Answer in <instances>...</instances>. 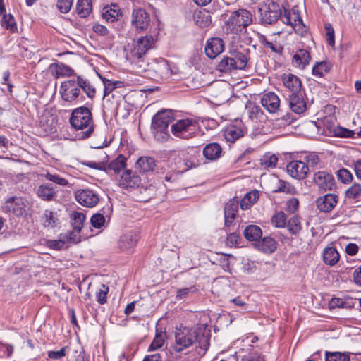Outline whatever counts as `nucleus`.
<instances>
[{
    "label": "nucleus",
    "mask_w": 361,
    "mask_h": 361,
    "mask_svg": "<svg viewBox=\"0 0 361 361\" xmlns=\"http://www.w3.org/2000/svg\"><path fill=\"white\" fill-rule=\"evenodd\" d=\"M202 330L197 327H176L174 333V342L171 348L175 353H181L193 346L190 352V361H199L205 355L209 346L210 336L209 333H201Z\"/></svg>",
    "instance_id": "nucleus-1"
},
{
    "label": "nucleus",
    "mask_w": 361,
    "mask_h": 361,
    "mask_svg": "<svg viewBox=\"0 0 361 361\" xmlns=\"http://www.w3.org/2000/svg\"><path fill=\"white\" fill-rule=\"evenodd\" d=\"M70 123L75 130H85L79 139L89 137L94 131L92 113L87 107L80 106L75 109L70 118Z\"/></svg>",
    "instance_id": "nucleus-2"
},
{
    "label": "nucleus",
    "mask_w": 361,
    "mask_h": 361,
    "mask_svg": "<svg viewBox=\"0 0 361 361\" xmlns=\"http://www.w3.org/2000/svg\"><path fill=\"white\" fill-rule=\"evenodd\" d=\"M283 6L272 0H267L257 5V13L259 18L263 24H271L278 20L281 13Z\"/></svg>",
    "instance_id": "nucleus-3"
},
{
    "label": "nucleus",
    "mask_w": 361,
    "mask_h": 361,
    "mask_svg": "<svg viewBox=\"0 0 361 361\" xmlns=\"http://www.w3.org/2000/svg\"><path fill=\"white\" fill-rule=\"evenodd\" d=\"M252 23V13L247 9L240 8L231 13L226 24L228 30L238 34Z\"/></svg>",
    "instance_id": "nucleus-4"
},
{
    "label": "nucleus",
    "mask_w": 361,
    "mask_h": 361,
    "mask_svg": "<svg viewBox=\"0 0 361 361\" xmlns=\"http://www.w3.org/2000/svg\"><path fill=\"white\" fill-rule=\"evenodd\" d=\"M172 121V114L170 111H160L152 118V128L153 133L158 140H165L169 135L167 128Z\"/></svg>",
    "instance_id": "nucleus-5"
},
{
    "label": "nucleus",
    "mask_w": 361,
    "mask_h": 361,
    "mask_svg": "<svg viewBox=\"0 0 361 361\" xmlns=\"http://www.w3.org/2000/svg\"><path fill=\"white\" fill-rule=\"evenodd\" d=\"M78 75L76 79H71L62 82L60 93L63 100L73 103L82 102L83 95L80 90Z\"/></svg>",
    "instance_id": "nucleus-6"
},
{
    "label": "nucleus",
    "mask_w": 361,
    "mask_h": 361,
    "mask_svg": "<svg viewBox=\"0 0 361 361\" xmlns=\"http://www.w3.org/2000/svg\"><path fill=\"white\" fill-rule=\"evenodd\" d=\"M199 128L198 123L193 119H181L171 126V132L177 137L189 139L195 136Z\"/></svg>",
    "instance_id": "nucleus-7"
},
{
    "label": "nucleus",
    "mask_w": 361,
    "mask_h": 361,
    "mask_svg": "<svg viewBox=\"0 0 361 361\" xmlns=\"http://www.w3.org/2000/svg\"><path fill=\"white\" fill-rule=\"evenodd\" d=\"M151 18L149 14L143 8L133 9L130 23L132 28L137 33L146 31L149 27Z\"/></svg>",
    "instance_id": "nucleus-8"
},
{
    "label": "nucleus",
    "mask_w": 361,
    "mask_h": 361,
    "mask_svg": "<svg viewBox=\"0 0 361 361\" xmlns=\"http://www.w3.org/2000/svg\"><path fill=\"white\" fill-rule=\"evenodd\" d=\"M154 38L151 35L142 36L135 42L134 47L131 51L133 60L142 58L146 53L153 47Z\"/></svg>",
    "instance_id": "nucleus-9"
},
{
    "label": "nucleus",
    "mask_w": 361,
    "mask_h": 361,
    "mask_svg": "<svg viewBox=\"0 0 361 361\" xmlns=\"http://www.w3.org/2000/svg\"><path fill=\"white\" fill-rule=\"evenodd\" d=\"M75 197L77 202L86 207H93L96 206L99 201V195L89 189L78 190L75 192Z\"/></svg>",
    "instance_id": "nucleus-10"
},
{
    "label": "nucleus",
    "mask_w": 361,
    "mask_h": 361,
    "mask_svg": "<svg viewBox=\"0 0 361 361\" xmlns=\"http://www.w3.org/2000/svg\"><path fill=\"white\" fill-rule=\"evenodd\" d=\"M313 182L321 191L332 190L336 185L332 174L326 171H317L314 174Z\"/></svg>",
    "instance_id": "nucleus-11"
},
{
    "label": "nucleus",
    "mask_w": 361,
    "mask_h": 361,
    "mask_svg": "<svg viewBox=\"0 0 361 361\" xmlns=\"http://www.w3.org/2000/svg\"><path fill=\"white\" fill-rule=\"evenodd\" d=\"M286 171L293 178L304 180L309 173L310 169L302 160H293L287 164Z\"/></svg>",
    "instance_id": "nucleus-12"
},
{
    "label": "nucleus",
    "mask_w": 361,
    "mask_h": 361,
    "mask_svg": "<svg viewBox=\"0 0 361 361\" xmlns=\"http://www.w3.org/2000/svg\"><path fill=\"white\" fill-rule=\"evenodd\" d=\"M25 204L20 197L13 196L8 198L1 207L5 213L12 212L16 216H21L25 212Z\"/></svg>",
    "instance_id": "nucleus-13"
},
{
    "label": "nucleus",
    "mask_w": 361,
    "mask_h": 361,
    "mask_svg": "<svg viewBox=\"0 0 361 361\" xmlns=\"http://www.w3.org/2000/svg\"><path fill=\"white\" fill-rule=\"evenodd\" d=\"M141 183L139 176L130 170H125L122 172L118 179V185L125 189L137 188Z\"/></svg>",
    "instance_id": "nucleus-14"
},
{
    "label": "nucleus",
    "mask_w": 361,
    "mask_h": 361,
    "mask_svg": "<svg viewBox=\"0 0 361 361\" xmlns=\"http://www.w3.org/2000/svg\"><path fill=\"white\" fill-rule=\"evenodd\" d=\"M224 42L220 37H212L207 39L204 51L210 59H214L224 50Z\"/></svg>",
    "instance_id": "nucleus-15"
},
{
    "label": "nucleus",
    "mask_w": 361,
    "mask_h": 361,
    "mask_svg": "<svg viewBox=\"0 0 361 361\" xmlns=\"http://www.w3.org/2000/svg\"><path fill=\"white\" fill-rule=\"evenodd\" d=\"M288 102L290 109L295 114H302L307 109L305 92L303 91L290 94L288 95Z\"/></svg>",
    "instance_id": "nucleus-16"
},
{
    "label": "nucleus",
    "mask_w": 361,
    "mask_h": 361,
    "mask_svg": "<svg viewBox=\"0 0 361 361\" xmlns=\"http://www.w3.org/2000/svg\"><path fill=\"white\" fill-rule=\"evenodd\" d=\"M157 79H168L175 72L171 68L168 61L164 59H159L152 66Z\"/></svg>",
    "instance_id": "nucleus-17"
},
{
    "label": "nucleus",
    "mask_w": 361,
    "mask_h": 361,
    "mask_svg": "<svg viewBox=\"0 0 361 361\" xmlns=\"http://www.w3.org/2000/svg\"><path fill=\"white\" fill-rule=\"evenodd\" d=\"M338 201V196L336 194L329 193L317 200V205L319 211L330 212L336 206Z\"/></svg>",
    "instance_id": "nucleus-18"
},
{
    "label": "nucleus",
    "mask_w": 361,
    "mask_h": 361,
    "mask_svg": "<svg viewBox=\"0 0 361 361\" xmlns=\"http://www.w3.org/2000/svg\"><path fill=\"white\" fill-rule=\"evenodd\" d=\"M71 218L73 231L70 233L69 239L76 243L79 241V233L83 227L85 215L81 212H75L71 214Z\"/></svg>",
    "instance_id": "nucleus-19"
},
{
    "label": "nucleus",
    "mask_w": 361,
    "mask_h": 361,
    "mask_svg": "<svg viewBox=\"0 0 361 361\" xmlns=\"http://www.w3.org/2000/svg\"><path fill=\"white\" fill-rule=\"evenodd\" d=\"M102 17L106 23H114L119 20L122 16V12L119 6L116 4H111L103 8Z\"/></svg>",
    "instance_id": "nucleus-20"
},
{
    "label": "nucleus",
    "mask_w": 361,
    "mask_h": 361,
    "mask_svg": "<svg viewBox=\"0 0 361 361\" xmlns=\"http://www.w3.org/2000/svg\"><path fill=\"white\" fill-rule=\"evenodd\" d=\"M261 104L269 112L276 113L280 107V99L274 92H269L263 95Z\"/></svg>",
    "instance_id": "nucleus-21"
},
{
    "label": "nucleus",
    "mask_w": 361,
    "mask_h": 361,
    "mask_svg": "<svg viewBox=\"0 0 361 361\" xmlns=\"http://www.w3.org/2000/svg\"><path fill=\"white\" fill-rule=\"evenodd\" d=\"M282 81L284 86L289 90L290 94L302 92V82L298 76L291 73H284L282 75Z\"/></svg>",
    "instance_id": "nucleus-22"
},
{
    "label": "nucleus",
    "mask_w": 361,
    "mask_h": 361,
    "mask_svg": "<svg viewBox=\"0 0 361 361\" xmlns=\"http://www.w3.org/2000/svg\"><path fill=\"white\" fill-rule=\"evenodd\" d=\"M249 54L250 50L248 49H244L242 51L235 50L231 52L234 67L236 70H243L246 68L249 60Z\"/></svg>",
    "instance_id": "nucleus-23"
},
{
    "label": "nucleus",
    "mask_w": 361,
    "mask_h": 361,
    "mask_svg": "<svg viewBox=\"0 0 361 361\" xmlns=\"http://www.w3.org/2000/svg\"><path fill=\"white\" fill-rule=\"evenodd\" d=\"M283 15L281 13V16L279 17L283 23L286 25H290L295 32L299 31V27L300 26H304L302 20L299 17L298 13L295 12L291 13L290 11L286 9H283Z\"/></svg>",
    "instance_id": "nucleus-24"
},
{
    "label": "nucleus",
    "mask_w": 361,
    "mask_h": 361,
    "mask_svg": "<svg viewBox=\"0 0 361 361\" xmlns=\"http://www.w3.org/2000/svg\"><path fill=\"white\" fill-rule=\"evenodd\" d=\"M139 236L136 232L130 231L126 234L123 235L118 241V246L120 249L123 250H132L136 246L138 241Z\"/></svg>",
    "instance_id": "nucleus-25"
},
{
    "label": "nucleus",
    "mask_w": 361,
    "mask_h": 361,
    "mask_svg": "<svg viewBox=\"0 0 361 361\" xmlns=\"http://www.w3.org/2000/svg\"><path fill=\"white\" fill-rule=\"evenodd\" d=\"M311 59L309 51L306 49H298L293 56L292 63L293 65L300 69H304L309 65Z\"/></svg>",
    "instance_id": "nucleus-26"
},
{
    "label": "nucleus",
    "mask_w": 361,
    "mask_h": 361,
    "mask_svg": "<svg viewBox=\"0 0 361 361\" xmlns=\"http://www.w3.org/2000/svg\"><path fill=\"white\" fill-rule=\"evenodd\" d=\"M49 69L51 75L56 78L68 77L74 73L71 67L63 63H52L49 66Z\"/></svg>",
    "instance_id": "nucleus-27"
},
{
    "label": "nucleus",
    "mask_w": 361,
    "mask_h": 361,
    "mask_svg": "<svg viewBox=\"0 0 361 361\" xmlns=\"http://www.w3.org/2000/svg\"><path fill=\"white\" fill-rule=\"evenodd\" d=\"M238 209V202L235 200H231L226 204L224 207L225 226H230L234 219Z\"/></svg>",
    "instance_id": "nucleus-28"
},
{
    "label": "nucleus",
    "mask_w": 361,
    "mask_h": 361,
    "mask_svg": "<svg viewBox=\"0 0 361 361\" xmlns=\"http://www.w3.org/2000/svg\"><path fill=\"white\" fill-rule=\"evenodd\" d=\"M244 131L242 124L228 126L224 130L226 140L229 142H235L236 140L243 137Z\"/></svg>",
    "instance_id": "nucleus-29"
},
{
    "label": "nucleus",
    "mask_w": 361,
    "mask_h": 361,
    "mask_svg": "<svg viewBox=\"0 0 361 361\" xmlns=\"http://www.w3.org/2000/svg\"><path fill=\"white\" fill-rule=\"evenodd\" d=\"M222 154V148L221 145L216 142L207 144L203 149L204 157L211 161L218 159Z\"/></svg>",
    "instance_id": "nucleus-30"
},
{
    "label": "nucleus",
    "mask_w": 361,
    "mask_h": 361,
    "mask_svg": "<svg viewBox=\"0 0 361 361\" xmlns=\"http://www.w3.org/2000/svg\"><path fill=\"white\" fill-rule=\"evenodd\" d=\"M56 190L51 184L40 185L37 190V196L45 201H51L56 197Z\"/></svg>",
    "instance_id": "nucleus-31"
},
{
    "label": "nucleus",
    "mask_w": 361,
    "mask_h": 361,
    "mask_svg": "<svg viewBox=\"0 0 361 361\" xmlns=\"http://www.w3.org/2000/svg\"><path fill=\"white\" fill-rule=\"evenodd\" d=\"M255 246L264 252L272 253L276 249V242L271 237H264L255 243Z\"/></svg>",
    "instance_id": "nucleus-32"
},
{
    "label": "nucleus",
    "mask_w": 361,
    "mask_h": 361,
    "mask_svg": "<svg viewBox=\"0 0 361 361\" xmlns=\"http://www.w3.org/2000/svg\"><path fill=\"white\" fill-rule=\"evenodd\" d=\"M340 259V255L334 247H327L323 252V260L329 266L335 265Z\"/></svg>",
    "instance_id": "nucleus-33"
},
{
    "label": "nucleus",
    "mask_w": 361,
    "mask_h": 361,
    "mask_svg": "<svg viewBox=\"0 0 361 361\" xmlns=\"http://www.w3.org/2000/svg\"><path fill=\"white\" fill-rule=\"evenodd\" d=\"M243 234L247 240L257 243L262 238V231L257 225H249L245 228Z\"/></svg>",
    "instance_id": "nucleus-34"
},
{
    "label": "nucleus",
    "mask_w": 361,
    "mask_h": 361,
    "mask_svg": "<svg viewBox=\"0 0 361 361\" xmlns=\"http://www.w3.org/2000/svg\"><path fill=\"white\" fill-rule=\"evenodd\" d=\"M155 166V160L151 157H141L136 162V168L142 172L153 171Z\"/></svg>",
    "instance_id": "nucleus-35"
},
{
    "label": "nucleus",
    "mask_w": 361,
    "mask_h": 361,
    "mask_svg": "<svg viewBox=\"0 0 361 361\" xmlns=\"http://www.w3.org/2000/svg\"><path fill=\"white\" fill-rule=\"evenodd\" d=\"M92 9V0H78L75 11L81 18H85Z\"/></svg>",
    "instance_id": "nucleus-36"
},
{
    "label": "nucleus",
    "mask_w": 361,
    "mask_h": 361,
    "mask_svg": "<svg viewBox=\"0 0 361 361\" xmlns=\"http://www.w3.org/2000/svg\"><path fill=\"white\" fill-rule=\"evenodd\" d=\"M277 162V156L269 152L264 154L259 159L261 168L263 169H274L276 167Z\"/></svg>",
    "instance_id": "nucleus-37"
},
{
    "label": "nucleus",
    "mask_w": 361,
    "mask_h": 361,
    "mask_svg": "<svg viewBox=\"0 0 361 361\" xmlns=\"http://www.w3.org/2000/svg\"><path fill=\"white\" fill-rule=\"evenodd\" d=\"M259 197V193L257 190H252L247 193L240 201V207L243 210L247 209L255 202H256Z\"/></svg>",
    "instance_id": "nucleus-38"
},
{
    "label": "nucleus",
    "mask_w": 361,
    "mask_h": 361,
    "mask_svg": "<svg viewBox=\"0 0 361 361\" xmlns=\"http://www.w3.org/2000/svg\"><path fill=\"white\" fill-rule=\"evenodd\" d=\"M286 227L289 233L292 235L298 234L302 230L301 219L298 215L290 217L286 222Z\"/></svg>",
    "instance_id": "nucleus-39"
},
{
    "label": "nucleus",
    "mask_w": 361,
    "mask_h": 361,
    "mask_svg": "<svg viewBox=\"0 0 361 361\" xmlns=\"http://www.w3.org/2000/svg\"><path fill=\"white\" fill-rule=\"evenodd\" d=\"M126 166V158L123 155L120 154L116 159L109 163L108 169L113 171L115 173L119 174L124 171Z\"/></svg>",
    "instance_id": "nucleus-40"
},
{
    "label": "nucleus",
    "mask_w": 361,
    "mask_h": 361,
    "mask_svg": "<svg viewBox=\"0 0 361 361\" xmlns=\"http://www.w3.org/2000/svg\"><path fill=\"white\" fill-rule=\"evenodd\" d=\"M79 79V85L80 91L82 90L86 95L90 98L93 99L95 97L96 90L95 88L91 85L90 82L85 79L80 75H78Z\"/></svg>",
    "instance_id": "nucleus-41"
},
{
    "label": "nucleus",
    "mask_w": 361,
    "mask_h": 361,
    "mask_svg": "<svg viewBox=\"0 0 361 361\" xmlns=\"http://www.w3.org/2000/svg\"><path fill=\"white\" fill-rule=\"evenodd\" d=\"M233 58L230 56H224L221 60L217 64V70L220 72H231L232 71L236 70L234 67Z\"/></svg>",
    "instance_id": "nucleus-42"
},
{
    "label": "nucleus",
    "mask_w": 361,
    "mask_h": 361,
    "mask_svg": "<svg viewBox=\"0 0 361 361\" xmlns=\"http://www.w3.org/2000/svg\"><path fill=\"white\" fill-rule=\"evenodd\" d=\"M1 26L9 30L11 33H15L18 31L16 20L11 14L3 15L1 19Z\"/></svg>",
    "instance_id": "nucleus-43"
},
{
    "label": "nucleus",
    "mask_w": 361,
    "mask_h": 361,
    "mask_svg": "<svg viewBox=\"0 0 361 361\" xmlns=\"http://www.w3.org/2000/svg\"><path fill=\"white\" fill-rule=\"evenodd\" d=\"M273 192L294 195L296 193L297 190L295 186L291 183L283 180H279V185L276 188L273 190Z\"/></svg>",
    "instance_id": "nucleus-44"
},
{
    "label": "nucleus",
    "mask_w": 361,
    "mask_h": 361,
    "mask_svg": "<svg viewBox=\"0 0 361 361\" xmlns=\"http://www.w3.org/2000/svg\"><path fill=\"white\" fill-rule=\"evenodd\" d=\"M326 361H350L348 353L329 352L325 353Z\"/></svg>",
    "instance_id": "nucleus-45"
},
{
    "label": "nucleus",
    "mask_w": 361,
    "mask_h": 361,
    "mask_svg": "<svg viewBox=\"0 0 361 361\" xmlns=\"http://www.w3.org/2000/svg\"><path fill=\"white\" fill-rule=\"evenodd\" d=\"M331 68V66L325 61L317 62L312 68L313 75L319 78L327 73Z\"/></svg>",
    "instance_id": "nucleus-46"
},
{
    "label": "nucleus",
    "mask_w": 361,
    "mask_h": 361,
    "mask_svg": "<svg viewBox=\"0 0 361 361\" xmlns=\"http://www.w3.org/2000/svg\"><path fill=\"white\" fill-rule=\"evenodd\" d=\"M42 176L47 180L54 182L61 186H66L68 185V180L57 173H52L50 171H47L45 173L42 174Z\"/></svg>",
    "instance_id": "nucleus-47"
},
{
    "label": "nucleus",
    "mask_w": 361,
    "mask_h": 361,
    "mask_svg": "<svg viewBox=\"0 0 361 361\" xmlns=\"http://www.w3.org/2000/svg\"><path fill=\"white\" fill-rule=\"evenodd\" d=\"M302 161L306 163L307 169L316 167L320 163V158L315 152L305 154Z\"/></svg>",
    "instance_id": "nucleus-48"
},
{
    "label": "nucleus",
    "mask_w": 361,
    "mask_h": 361,
    "mask_svg": "<svg viewBox=\"0 0 361 361\" xmlns=\"http://www.w3.org/2000/svg\"><path fill=\"white\" fill-rule=\"evenodd\" d=\"M361 197V185L359 183L353 184L346 191L345 197L348 199H357Z\"/></svg>",
    "instance_id": "nucleus-49"
},
{
    "label": "nucleus",
    "mask_w": 361,
    "mask_h": 361,
    "mask_svg": "<svg viewBox=\"0 0 361 361\" xmlns=\"http://www.w3.org/2000/svg\"><path fill=\"white\" fill-rule=\"evenodd\" d=\"M165 336V334H163L162 332L157 333L149 347V351H153L161 348L164 344Z\"/></svg>",
    "instance_id": "nucleus-50"
},
{
    "label": "nucleus",
    "mask_w": 361,
    "mask_h": 361,
    "mask_svg": "<svg viewBox=\"0 0 361 361\" xmlns=\"http://www.w3.org/2000/svg\"><path fill=\"white\" fill-rule=\"evenodd\" d=\"M287 217L283 212H276L271 218V223L277 228H283L286 226Z\"/></svg>",
    "instance_id": "nucleus-51"
},
{
    "label": "nucleus",
    "mask_w": 361,
    "mask_h": 361,
    "mask_svg": "<svg viewBox=\"0 0 361 361\" xmlns=\"http://www.w3.org/2000/svg\"><path fill=\"white\" fill-rule=\"evenodd\" d=\"M247 109L249 118L252 120L260 118L263 115V111L259 106L250 104L247 106Z\"/></svg>",
    "instance_id": "nucleus-52"
},
{
    "label": "nucleus",
    "mask_w": 361,
    "mask_h": 361,
    "mask_svg": "<svg viewBox=\"0 0 361 361\" xmlns=\"http://www.w3.org/2000/svg\"><path fill=\"white\" fill-rule=\"evenodd\" d=\"M42 218L43 224L45 227H54L57 220L54 213L49 209L44 211Z\"/></svg>",
    "instance_id": "nucleus-53"
},
{
    "label": "nucleus",
    "mask_w": 361,
    "mask_h": 361,
    "mask_svg": "<svg viewBox=\"0 0 361 361\" xmlns=\"http://www.w3.org/2000/svg\"><path fill=\"white\" fill-rule=\"evenodd\" d=\"M333 132L336 137H353L355 135V132L353 130L341 126L334 128Z\"/></svg>",
    "instance_id": "nucleus-54"
},
{
    "label": "nucleus",
    "mask_w": 361,
    "mask_h": 361,
    "mask_svg": "<svg viewBox=\"0 0 361 361\" xmlns=\"http://www.w3.org/2000/svg\"><path fill=\"white\" fill-rule=\"evenodd\" d=\"M337 177L341 182L345 184L349 183L353 180L352 173L348 169L344 168L339 169L337 171Z\"/></svg>",
    "instance_id": "nucleus-55"
},
{
    "label": "nucleus",
    "mask_w": 361,
    "mask_h": 361,
    "mask_svg": "<svg viewBox=\"0 0 361 361\" xmlns=\"http://www.w3.org/2000/svg\"><path fill=\"white\" fill-rule=\"evenodd\" d=\"M197 288L195 286H192L189 288H180L177 290L176 299L177 300H183L188 297L190 294H192L197 292Z\"/></svg>",
    "instance_id": "nucleus-56"
},
{
    "label": "nucleus",
    "mask_w": 361,
    "mask_h": 361,
    "mask_svg": "<svg viewBox=\"0 0 361 361\" xmlns=\"http://www.w3.org/2000/svg\"><path fill=\"white\" fill-rule=\"evenodd\" d=\"M90 223L94 228H100L104 225L105 217L100 213L94 214L90 219Z\"/></svg>",
    "instance_id": "nucleus-57"
},
{
    "label": "nucleus",
    "mask_w": 361,
    "mask_h": 361,
    "mask_svg": "<svg viewBox=\"0 0 361 361\" xmlns=\"http://www.w3.org/2000/svg\"><path fill=\"white\" fill-rule=\"evenodd\" d=\"M109 292V287L106 285L102 284V288L97 292V300L101 304H105L106 302V296Z\"/></svg>",
    "instance_id": "nucleus-58"
},
{
    "label": "nucleus",
    "mask_w": 361,
    "mask_h": 361,
    "mask_svg": "<svg viewBox=\"0 0 361 361\" xmlns=\"http://www.w3.org/2000/svg\"><path fill=\"white\" fill-rule=\"evenodd\" d=\"M73 0H58L57 8L62 13H68L72 6Z\"/></svg>",
    "instance_id": "nucleus-59"
},
{
    "label": "nucleus",
    "mask_w": 361,
    "mask_h": 361,
    "mask_svg": "<svg viewBox=\"0 0 361 361\" xmlns=\"http://www.w3.org/2000/svg\"><path fill=\"white\" fill-rule=\"evenodd\" d=\"M299 207V200L297 198H291L286 203V210L290 213H295Z\"/></svg>",
    "instance_id": "nucleus-60"
},
{
    "label": "nucleus",
    "mask_w": 361,
    "mask_h": 361,
    "mask_svg": "<svg viewBox=\"0 0 361 361\" xmlns=\"http://www.w3.org/2000/svg\"><path fill=\"white\" fill-rule=\"evenodd\" d=\"M67 353V347H63L59 350H50L47 352V355L50 359L59 360L64 357Z\"/></svg>",
    "instance_id": "nucleus-61"
},
{
    "label": "nucleus",
    "mask_w": 361,
    "mask_h": 361,
    "mask_svg": "<svg viewBox=\"0 0 361 361\" xmlns=\"http://www.w3.org/2000/svg\"><path fill=\"white\" fill-rule=\"evenodd\" d=\"M325 30L326 35V40L330 46H334L335 44L334 41V30L332 25L329 23L325 25Z\"/></svg>",
    "instance_id": "nucleus-62"
},
{
    "label": "nucleus",
    "mask_w": 361,
    "mask_h": 361,
    "mask_svg": "<svg viewBox=\"0 0 361 361\" xmlns=\"http://www.w3.org/2000/svg\"><path fill=\"white\" fill-rule=\"evenodd\" d=\"M14 348L12 345L1 343L0 345V354L2 357H10L13 353Z\"/></svg>",
    "instance_id": "nucleus-63"
},
{
    "label": "nucleus",
    "mask_w": 361,
    "mask_h": 361,
    "mask_svg": "<svg viewBox=\"0 0 361 361\" xmlns=\"http://www.w3.org/2000/svg\"><path fill=\"white\" fill-rule=\"evenodd\" d=\"M242 361H264V358L259 353H252L245 355Z\"/></svg>",
    "instance_id": "nucleus-64"
}]
</instances>
